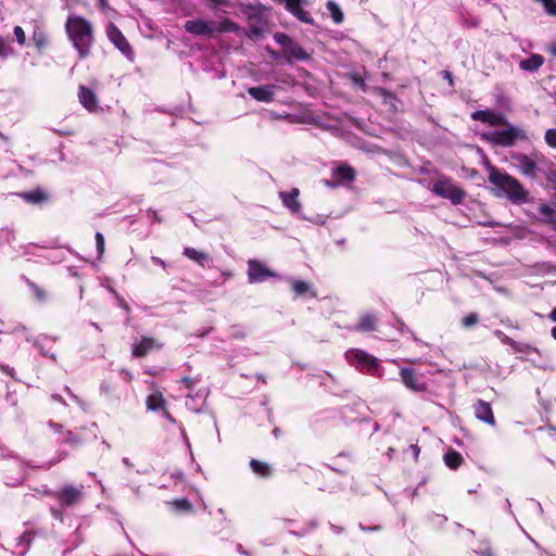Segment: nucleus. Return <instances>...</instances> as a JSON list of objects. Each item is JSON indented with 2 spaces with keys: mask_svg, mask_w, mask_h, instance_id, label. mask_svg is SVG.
I'll list each match as a JSON object with an SVG mask.
<instances>
[{
  "mask_svg": "<svg viewBox=\"0 0 556 556\" xmlns=\"http://www.w3.org/2000/svg\"><path fill=\"white\" fill-rule=\"evenodd\" d=\"M78 99L80 104L89 112H98L100 110L97 94L90 88L81 85L79 86Z\"/></svg>",
  "mask_w": 556,
  "mask_h": 556,
  "instance_id": "aec40b11",
  "label": "nucleus"
},
{
  "mask_svg": "<svg viewBox=\"0 0 556 556\" xmlns=\"http://www.w3.org/2000/svg\"><path fill=\"white\" fill-rule=\"evenodd\" d=\"M521 137H523L522 132L513 126L504 130H496L484 135V138L489 141L502 147H511L515 144L516 140Z\"/></svg>",
  "mask_w": 556,
  "mask_h": 556,
  "instance_id": "9d476101",
  "label": "nucleus"
},
{
  "mask_svg": "<svg viewBox=\"0 0 556 556\" xmlns=\"http://www.w3.org/2000/svg\"><path fill=\"white\" fill-rule=\"evenodd\" d=\"M410 450L414 454L415 460H417L420 453V447L417 444H412Z\"/></svg>",
  "mask_w": 556,
  "mask_h": 556,
  "instance_id": "603ef678",
  "label": "nucleus"
},
{
  "mask_svg": "<svg viewBox=\"0 0 556 556\" xmlns=\"http://www.w3.org/2000/svg\"><path fill=\"white\" fill-rule=\"evenodd\" d=\"M480 23H481V20L476 16L468 17L464 21V25L466 27H470V28H477L480 25Z\"/></svg>",
  "mask_w": 556,
  "mask_h": 556,
  "instance_id": "37998d69",
  "label": "nucleus"
},
{
  "mask_svg": "<svg viewBox=\"0 0 556 556\" xmlns=\"http://www.w3.org/2000/svg\"><path fill=\"white\" fill-rule=\"evenodd\" d=\"M549 318L553 321H556V307L549 313Z\"/></svg>",
  "mask_w": 556,
  "mask_h": 556,
  "instance_id": "4d7b16f0",
  "label": "nucleus"
},
{
  "mask_svg": "<svg viewBox=\"0 0 556 556\" xmlns=\"http://www.w3.org/2000/svg\"><path fill=\"white\" fill-rule=\"evenodd\" d=\"M180 382L185 386V388L187 390H190V391L193 390L194 384L197 383V381L194 379L187 377V376L182 377Z\"/></svg>",
  "mask_w": 556,
  "mask_h": 556,
  "instance_id": "c03bdc74",
  "label": "nucleus"
},
{
  "mask_svg": "<svg viewBox=\"0 0 556 556\" xmlns=\"http://www.w3.org/2000/svg\"><path fill=\"white\" fill-rule=\"evenodd\" d=\"M327 10L330 12L331 17L336 24H341L344 20V14L340 7L332 0H329L326 4Z\"/></svg>",
  "mask_w": 556,
  "mask_h": 556,
  "instance_id": "7c9ffc66",
  "label": "nucleus"
},
{
  "mask_svg": "<svg viewBox=\"0 0 556 556\" xmlns=\"http://www.w3.org/2000/svg\"><path fill=\"white\" fill-rule=\"evenodd\" d=\"M401 382L409 390L414 392H425L428 389V384L424 378V375L415 370L414 368L404 367L400 369Z\"/></svg>",
  "mask_w": 556,
  "mask_h": 556,
  "instance_id": "1a4fd4ad",
  "label": "nucleus"
},
{
  "mask_svg": "<svg viewBox=\"0 0 556 556\" xmlns=\"http://www.w3.org/2000/svg\"><path fill=\"white\" fill-rule=\"evenodd\" d=\"M13 33L15 36V39L20 46H24L26 43V35L24 29L21 26H15L13 28Z\"/></svg>",
  "mask_w": 556,
  "mask_h": 556,
  "instance_id": "e433bc0d",
  "label": "nucleus"
},
{
  "mask_svg": "<svg viewBox=\"0 0 556 556\" xmlns=\"http://www.w3.org/2000/svg\"><path fill=\"white\" fill-rule=\"evenodd\" d=\"M184 255L201 266H204V262L210 260V255L207 253L198 251L194 248L190 247H186L184 249Z\"/></svg>",
  "mask_w": 556,
  "mask_h": 556,
  "instance_id": "cd10ccee",
  "label": "nucleus"
},
{
  "mask_svg": "<svg viewBox=\"0 0 556 556\" xmlns=\"http://www.w3.org/2000/svg\"><path fill=\"white\" fill-rule=\"evenodd\" d=\"M85 488L83 484H64L55 492L51 493L54 500L62 507H73L79 505L85 497Z\"/></svg>",
  "mask_w": 556,
  "mask_h": 556,
  "instance_id": "39448f33",
  "label": "nucleus"
},
{
  "mask_svg": "<svg viewBox=\"0 0 556 556\" xmlns=\"http://www.w3.org/2000/svg\"><path fill=\"white\" fill-rule=\"evenodd\" d=\"M25 282L38 302L42 303L47 300V292L40 286L28 278H25Z\"/></svg>",
  "mask_w": 556,
  "mask_h": 556,
  "instance_id": "2f4dec72",
  "label": "nucleus"
},
{
  "mask_svg": "<svg viewBox=\"0 0 556 556\" xmlns=\"http://www.w3.org/2000/svg\"><path fill=\"white\" fill-rule=\"evenodd\" d=\"M349 363L358 371L376 376L379 371V359L361 349H351L345 353Z\"/></svg>",
  "mask_w": 556,
  "mask_h": 556,
  "instance_id": "7ed1b4c3",
  "label": "nucleus"
},
{
  "mask_svg": "<svg viewBox=\"0 0 556 556\" xmlns=\"http://www.w3.org/2000/svg\"><path fill=\"white\" fill-rule=\"evenodd\" d=\"M545 176L548 181L556 182V170L553 168H549L548 172L545 173Z\"/></svg>",
  "mask_w": 556,
  "mask_h": 556,
  "instance_id": "09e8293b",
  "label": "nucleus"
},
{
  "mask_svg": "<svg viewBox=\"0 0 556 556\" xmlns=\"http://www.w3.org/2000/svg\"><path fill=\"white\" fill-rule=\"evenodd\" d=\"M355 80H356V81H362V83H363V78H356Z\"/></svg>",
  "mask_w": 556,
  "mask_h": 556,
  "instance_id": "052dcab7",
  "label": "nucleus"
},
{
  "mask_svg": "<svg viewBox=\"0 0 556 556\" xmlns=\"http://www.w3.org/2000/svg\"><path fill=\"white\" fill-rule=\"evenodd\" d=\"M173 505L179 511L188 513L192 510V504L187 498L176 500L173 502Z\"/></svg>",
  "mask_w": 556,
  "mask_h": 556,
  "instance_id": "c9c22d12",
  "label": "nucleus"
},
{
  "mask_svg": "<svg viewBox=\"0 0 556 556\" xmlns=\"http://www.w3.org/2000/svg\"><path fill=\"white\" fill-rule=\"evenodd\" d=\"M544 63V58L541 54H532L528 59L520 61L519 66L523 71L534 72L539 70Z\"/></svg>",
  "mask_w": 556,
  "mask_h": 556,
  "instance_id": "393cba45",
  "label": "nucleus"
},
{
  "mask_svg": "<svg viewBox=\"0 0 556 556\" xmlns=\"http://www.w3.org/2000/svg\"><path fill=\"white\" fill-rule=\"evenodd\" d=\"M65 31L79 59L88 58L94 43L91 23L83 16L70 15L65 23Z\"/></svg>",
  "mask_w": 556,
  "mask_h": 556,
  "instance_id": "f257e3e1",
  "label": "nucleus"
},
{
  "mask_svg": "<svg viewBox=\"0 0 556 556\" xmlns=\"http://www.w3.org/2000/svg\"><path fill=\"white\" fill-rule=\"evenodd\" d=\"M548 52L552 56L556 58V42H553L548 46Z\"/></svg>",
  "mask_w": 556,
  "mask_h": 556,
  "instance_id": "5fc2aeb1",
  "label": "nucleus"
},
{
  "mask_svg": "<svg viewBox=\"0 0 556 556\" xmlns=\"http://www.w3.org/2000/svg\"><path fill=\"white\" fill-rule=\"evenodd\" d=\"M250 468L256 476L261 478H269L274 473L269 464L254 458L250 462Z\"/></svg>",
  "mask_w": 556,
  "mask_h": 556,
  "instance_id": "b1692460",
  "label": "nucleus"
},
{
  "mask_svg": "<svg viewBox=\"0 0 556 556\" xmlns=\"http://www.w3.org/2000/svg\"><path fill=\"white\" fill-rule=\"evenodd\" d=\"M30 41L38 54H43L51 47V36L42 24H36L31 31Z\"/></svg>",
  "mask_w": 556,
  "mask_h": 556,
  "instance_id": "ddd939ff",
  "label": "nucleus"
},
{
  "mask_svg": "<svg viewBox=\"0 0 556 556\" xmlns=\"http://www.w3.org/2000/svg\"><path fill=\"white\" fill-rule=\"evenodd\" d=\"M513 165L526 177L535 179L541 168L538 165L539 154L528 155L526 153L516 152L511 154Z\"/></svg>",
  "mask_w": 556,
  "mask_h": 556,
  "instance_id": "0eeeda50",
  "label": "nucleus"
},
{
  "mask_svg": "<svg viewBox=\"0 0 556 556\" xmlns=\"http://www.w3.org/2000/svg\"><path fill=\"white\" fill-rule=\"evenodd\" d=\"M101 10L106 11L109 9V0H97Z\"/></svg>",
  "mask_w": 556,
  "mask_h": 556,
  "instance_id": "864d4df0",
  "label": "nucleus"
},
{
  "mask_svg": "<svg viewBox=\"0 0 556 556\" xmlns=\"http://www.w3.org/2000/svg\"><path fill=\"white\" fill-rule=\"evenodd\" d=\"M539 212L546 217L548 223L556 224V212L548 204H541Z\"/></svg>",
  "mask_w": 556,
  "mask_h": 556,
  "instance_id": "473e14b6",
  "label": "nucleus"
},
{
  "mask_svg": "<svg viewBox=\"0 0 556 556\" xmlns=\"http://www.w3.org/2000/svg\"><path fill=\"white\" fill-rule=\"evenodd\" d=\"M472 408H473L475 416L478 420H480L491 427L496 426V419H495V416H494V413H493V409H492V406L490 403H488L481 399H478L473 403Z\"/></svg>",
  "mask_w": 556,
  "mask_h": 556,
  "instance_id": "f3484780",
  "label": "nucleus"
},
{
  "mask_svg": "<svg viewBox=\"0 0 556 556\" xmlns=\"http://www.w3.org/2000/svg\"><path fill=\"white\" fill-rule=\"evenodd\" d=\"M66 457H67V453L66 452H59V456H58L56 462H60V460H62V459H64Z\"/></svg>",
  "mask_w": 556,
  "mask_h": 556,
  "instance_id": "6e6d98bb",
  "label": "nucleus"
},
{
  "mask_svg": "<svg viewBox=\"0 0 556 556\" xmlns=\"http://www.w3.org/2000/svg\"><path fill=\"white\" fill-rule=\"evenodd\" d=\"M266 51L268 52V54L270 55V58L275 61H278L279 58H280V54L279 52H277L276 50H274L273 48H270L269 46H267L266 48Z\"/></svg>",
  "mask_w": 556,
  "mask_h": 556,
  "instance_id": "49530a36",
  "label": "nucleus"
},
{
  "mask_svg": "<svg viewBox=\"0 0 556 556\" xmlns=\"http://www.w3.org/2000/svg\"><path fill=\"white\" fill-rule=\"evenodd\" d=\"M545 141L551 148L556 149V129H547L546 130Z\"/></svg>",
  "mask_w": 556,
  "mask_h": 556,
  "instance_id": "4c0bfd02",
  "label": "nucleus"
},
{
  "mask_svg": "<svg viewBox=\"0 0 556 556\" xmlns=\"http://www.w3.org/2000/svg\"><path fill=\"white\" fill-rule=\"evenodd\" d=\"M355 329L357 331L370 332L377 329V318L372 314H365L359 318Z\"/></svg>",
  "mask_w": 556,
  "mask_h": 556,
  "instance_id": "a878e982",
  "label": "nucleus"
},
{
  "mask_svg": "<svg viewBox=\"0 0 556 556\" xmlns=\"http://www.w3.org/2000/svg\"><path fill=\"white\" fill-rule=\"evenodd\" d=\"M211 1V8L216 9L219 5H228V0H210Z\"/></svg>",
  "mask_w": 556,
  "mask_h": 556,
  "instance_id": "de8ad7c7",
  "label": "nucleus"
},
{
  "mask_svg": "<svg viewBox=\"0 0 556 556\" xmlns=\"http://www.w3.org/2000/svg\"><path fill=\"white\" fill-rule=\"evenodd\" d=\"M552 337L556 340V326L552 328Z\"/></svg>",
  "mask_w": 556,
  "mask_h": 556,
  "instance_id": "bf43d9fd",
  "label": "nucleus"
},
{
  "mask_svg": "<svg viewBox=\"0 0 556 556\" xmlns=\"http://www.w3.org/2000/svg\"><path fill=\"white\" fill-rule=\"evenodd\" d=\"M300 190L298 188H293L291 191H281L279 193V198L281 199L283 205L291 212V213H299L302 205L299 201Z\"/></svg>",
  "mask_w": 556,
  "mask_h": 556,
  "instance_id": "4be33fe9",
  "label": "nucleus"
},
{
  "mask_svg": "<svg viewBox=\"0 0 556 556\" xmlns=\"http://www.w3.org/2000/svg\"><path fill=\"white\" fill-rule=\"evenodd\" d=\"M332 181L325 180V185L337 187L345 182H353L356 178V170L346 163H340L331 170Z\"/></svg>",
  "mask_w": 556,
  "mask_h": 556,
  "instance_id": "9b49d317",
  "label": "nucleus"
},
{
  "mask_svg": "<svg viewBox=\"0 0 556 556\" xmlns=\"http://www.w3.org/2000/svg\"><path fill=\"white\" fill-rule=\"evenodd\" d=\"M473 121H479L490 126H507L509 125L506 116L502 113H495L492 110H479L471 113Z\"/></svg>",
  "mask_w": 556,
  "mask_h": 556,
  "instance_id": "dca6fc26",
  "label": "nucleus"
},
{
  "mask_svg": "<svg viewBox=\"0 0 556 556\" xmlns=\"http://www.w3.org/2000/svg\"><path fill=\"white\" fill-rule=\"evenodd\" d=\"M477 553L481 556H495L492 546L488 542H482Z\"/></svg>",
  "mask_w": 556,
  "mask_h": 556,
  "instance_id": "58836bf2",
  "label": "nucleus"
},
{
  "mask_svg": "<svg viewBox=\"0 0 556 556\" xmlns=\"http://www.w3.org/2000/svg\"><path fill=\"white\" fill-rule=\"evenodd\" d=\"M278 87L276 85H262L256 87H249L248 93L258 102L269 103L274 101L275 91Z\"/></svg>",
  "mask_w": 556,
  "mask_h": 556,
  "instance_id": "6ab92c4d",
  "label": "nucleus"
},
{
  "mask_svg": "<svg viewBox=\"0 0 556 556\" xmlns=\"http://www.w3.org/2000/svg\"><path fill=\"white\" fill-rule=\"evenodd\" d=\"M60 444H68L73 447H77L83 444V438L78 432L68 430L63 433V438L59 441Z\"/></svg>",
  "mask_w": 556,
  "mask_h": 556,
  "instance_id": "c756f323",
  "label": "nucleus"
},
{
  "mask_svg": "<svg viewBox=\"0 0 556 556\" xmlns=\"http://www.w3.org/2000/svg\"><path fill=\"white\" fill-rule=\"evenodd\" d=\"M489 181L495 187L496 197H505L513 204H525L530 202V194L522 184L514 176L491 167Z\"/></svg>",
  "mask_w": 556,
  "mask_h": 556,
  "instance_id": "f03ea898",
  "label": "nucleus"
},
{
  "mask_svg": "<svg viewBox=\"0 0 556 556\" xmlns=\"http://www.w3.org/2000/svg\"><path fill=\"white\" fill-rule=\"evenodd\" d=\"M239 25L230 18H224L220 22H215L214 33H238Z\"/></svg>",
  "mask_w": 556,
  "mask_h": 556,
  "instance_id": "c85d7f7f",
  "label": "nucleus"
},
{
  "mask_svg": "<svg viewBox=\"0 0 556 556\" xmlns=\"http://www.w3.org/2000/svg\"><path fill=\"white\" fill-rule=\"evenodd\" d=\"M94 239H96V245H97L98 253H99V255H102L104 253V245H105L104 237L101 232H97L94 236Z\"/></svg>",
  "mask_w": 556,
  "mask_h": 556,
  "instance_id": "a19ab883",
  "label": "nucleus"
},
{
  "mask_svg": "<svg viewBox=\"0 0 556 556\" xmlns=\"http://www.w3.org/2000/svg\"><path fill=\"white\" fill-rule=\"evenodd\" d=\"M17 195L25 202L30 204H41L43 202H47L49 199L48 194L39 188L31 191L17 193Z\"/></svg>",
  "mask_w": 556,
  "mask_h": 556,
  "instance_id": "5701e85b",
  "label": "nucleus"
},
{
  "mask_svg": "<svg viewBox=\"0 0 556 556\" xmlns=\"http://www.w3.org/2000/svg\"><path fill=\"white\" fill-rule=\"evenodd\" d=\"M292 290L293 292H295L298 295H303L305 294L306 292H308L309 290V286L305 282V281H302V280H295L292 282Z\"/></svg>",
  "mask_w": 556,
  "mask_h": 556,
  "instance_id": "f704fd0d",
  "label": "nucleus"
},
{
  "mask_svg": "<svg viewBox=\"0 0 556 556\" xmlns=\"http://www.w3.org/2000/svg\"><path fill=\"white\" fill-rule=\"evenodd\" d=\"M377 94L380 96L384 102H387L389 99L390 100H395L396 99V96L394 94V92L386 89V88H378L377 89Z\"/></svg>",
  "mask_w": 556,
  "mask_h": 556,
  "instance_id": "ea45409f",
  "label": "nucleus"
},
{
  "mask_svg": "<svg viewBox=\"0 0 556 556\" xmlns=\"http://www.w3.org/2000/svg\"><path fill=\"white\" fill-rule=\"evenodd\" d=\"M443 458L444 464L452 470L458 469L464 463L463 455L455 450L447 451Z\"/></svg>",
  "mask_w": 556,
  "mask_h": 556,
  "instance_id": "bb28decb",
  "label": "nucleus"
},
{
  "mask_svg": "<svg viewBox=\"0 0 556 556\" xmlns=\"http://www.w3.org/2000/svg\"><path fill=\"white\" fill-rule=\"evenodd\" d=\"M432 191L443 198L450 200L453 204H460L465 197L466 191L457 185L452 182V179H439L433 184Z\"/></svg>",
  "mask_w": 556,
  "mask_h": 556,
  "instance_id": "423d86ee",
  "label": "nucleus"
},
{
  "mask_svg": "<svg viewBox=\"0 0 556 556\" xmlns=\"http://www.w3.org/2000/svg\"><path fill=\"white\" fill-rule=\"evenodd\" d=\"M161 344H159L151 337H142L139 342H136L132 345L131 354L136 358L146 357L151 351L159 350Z\"/></svg>",
  "mask_w": 556,
  "mask_h": 556,
  "instance_id": "412c9836",
  "label": "nucleus"
},
{
  "mask_svg": "<svg viewBox=\"0 0 556 556\" xmlns=\"http://www.w3.org/2000/svg\"><path fill=\"white\" fill-rule=\"evenodd\" d=\"M442 75H443L444 79H446L448 81V85L451 87H453V85H454L453 74L450 71H443Z\"/></svg>",
  "mask_w": 556,
  "mask_h": 556,
  "instance_id": "8fccbe9b",
  "label": "nucleus"
},
{
  "mask_svg": "<svg viewBox=\"0 0 556 556\" xmlns=\"http://www.w3.org/2000/svg\"><path fill=\"white\" fill-rule=\"evenodd\" d=\"M147 408L153 412L162 410L163 416L169 421L174 422L175 419L166 408V401L161 391H154L149 394L146 400Z\"/></svg>",
  "mask_w": 556,
  "mask_h": 556,
  "instance_id": "a211bd4d",
  "label": "nucleus"
},
{
  "mask_svg": "<svg viewBox=\"0 0 556 556\" xmlns=\"http://www.w3.org/2000/svg\"><path fill=\"white\" fill-rule=\"evenodd\" d=\"M277 4L283 5L285 9L292 14L294 17H296L299 21L313 25L314 18L311 16V14L305 11L301 3L302 0H273Z\"/></svg>",
  "mask_w": 556,
  "mask_h": 556,
  "instance_id": "4468645a",
  "label": "nucleus"
},
{
  "mask_svg": "<svg viewBox=\"0 0 556 556\" xmlns=\"http://www.w3.org/2000/svg\"><path fill=\"white\" fill-rule=\"evenodd\" d=\"M264 34V29L258 26H251L249 31L247 33V36L250 38H261Z\"/></svg>",
  "mask_w": 556,
  "mask_h": 556,
  "instance_id": "79ce46f5",
  "label": "nucleus"
},
{
  "mask_svg": "<svg viewBox=\"0 0 556 556\" xmlns=\"http://www.w3.org/2000/svg\"><path fill=\"white\" fill-rule=\"evenodd\" d=\"M271 277H276V274L267 268L261 261H248V278L251 283L263 282Z\"/></svg>",
  "mask_w": 556,
  "mask_h": 556,
  "instance_id": "f8f14e48",
  "label": "nucleus"
},
{
  "mask_svg": "<svg viewBox=\"0 0 556 556\" xmlns=\"http://www.w3.org/2000/svg\"><path fill=\"white\" fill-rule=\"evenodd\" d=\"M479 323V315L477 313H470L462 318V326L469 329Z\"/></svg>",
  "mask_w": 556,
  "mask_h": 556,
  "instance_id": "72a5a7b5",
  "label": "nucleus"
},
{
  "mask_svg": "<svg viewBox=\"0 0 556 556\" xmlns=\"http://www.w3.org/2000/svg\"><path fill=\"white\" fill-rule=\"evenodd\" d=\"M50 428L54 431V432H58V433H62V430H63V426L61 424H58V422H50L49 424Z\"/></svg>",
  "mask_w": 556,
  "mask_h": 556,
  "instance_id": "3c124183",
  "label": "nucleus"
},
{
  "mask_svg": "<svg viewBox=\"0 0 556 556\" xmlns=\"http://www.w3.org/2000/svg\"><path fill=\"white\" fill-rule=\"evenodd\" d=\"M495 333L498 338H501L502 342L507 343L509 345H513L515 343L514 340L505 336L502 331L497 330Z\"/></svg>",
  "mask_w": 556,
  "mask_h": 556,
  "instance_id": "a18cd8bd",
  "label": "nucleus"
},
{
  "mask_svg": "<svg viewBox=\"0 0 556 556\" xmlns=\"http://www.w3.org/2000/svg\"><path fill=\"white\" fill-rule=\"evenodd\" d=\"M274 40L281 47L282 56L287 63H292L293 61H305L311 58L304 48L294 42L286 33H275Z\"/></svg>",
  "mask_w": 556,
  "mask_h": 556,
  "instance_id": "20e7f679",
  "label": "nucleus"
},
{
  "mask_svg": "<svg viewBox=\"0 0 556 556\" xmlns=\"http://www.w3.org/2000/svg\"><path fill=\"white\" fill-rule=\"evenodd\" d=\"M215 21L189 20L184 28L187 33L195 36H205L211 38L214 34Z\"/></svg>",
  "mask_w": 556,
  "mask_h": 556,
  "instance_id": "2eb2a0df",
  "label": "nucleus"
},
{
  "mask_svg": "<svg viewBox=\"0 0 556 556\" xmlns=\"http://www.w3.org/2000/svg\"><path fill=\"white\" fill-rule=\"evenodd\" d=\"M153 216H154V219H155L157 223H161V222H162L161 217L157 215V213H156V212H153Z\"/></svg>",
  "mask_w": 556,
  "mask_h": 556,
  "instance_id": "13d9d810",
  "label": "nucleus"
},
{
  "mask_svg": "<svg viewBox=\"0 0 556 556\" xmlns=\"http://www.w3.org/2000/svg\"><path fill=\"white\" fill-rule=\"evenodd\" d=\"M106 36L109 40L114 45V47L130 62H134L136 59V53L128 42L127 38L121 31V29L112 22L106 25L105 28Z\"/></svg>",
  "mask_w": 556,
  "mask_h": 556,
  "instance_id": "6e6552de",
  "label": "nucleus"
}]
</instances>
